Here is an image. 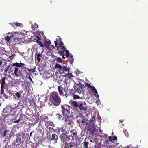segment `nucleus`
Here are the masks:
<instances>
[{
	"label": "nucleus",
	"instance_id": "f257e3e1",
	"mask_svg": "<svg viewBox=\"0 0 148 148\" xmlns=\"http://www.w3.org/2000/svg\"><path fill=\"white\" fill-rule=\"evenodd\" d=\"M63 118L62 120L65 119V125H68L69 127H72L73 126V122L72 120V118L67 116V113L70 109L69 106L67 105H64L62 106Z\"/></svg>",
	"mask_w": 148,
	"mask_h": 148
},
{
	"label": "nucleus",
	"instance_id": "f03ea898",
	"mask_svg": "<svg viewBox=\"0 0 148 148\" xmlns=\"http://www.w3.org/2000/svg\"><path fill=\"white\" fill-rule=\"evenodd\" d=\"M50 99L52 100L49 102V105L53 107L55 106H58L60 103L61 99L59 96L57 92H52L50 95Z\"/></svg>",
	"mask_w": 148,
	"mask_h": 148
},
{
	"label": "nucleus",
	"instance_id": "7ed1b4c3",
	"mask_svg": "<svg viewBox=\"0 0 148 148\" xmlns=\"http://www.w3.org/2000/svg\"><path fill=\"white\" fill-rule=\"evenodd\" d=\"M55 67L58 69L57 71L60 74H64L66 72H69V69L67 66H62L59 64H56Z\"/></svg>",
	"mask_w": 148,
	"mask_h": 148
},
{
	"label": "nucleus",
	"instance_id": "20e7f679",
	"mask_svg": "<svg viewBox=\"0 0 148 148\" xmlns=\"http://www.w3.org/2000/svg\"><path fill=\"white\" fill-rule=\"evenodd\" d=\"M56 48L57 49H56L55 48V49H58L59 53H60V55H62L63 58H65V57L64 56L65 54L66 57L69 56V51L68 50H66V49L63 46H59L58 48Z\"/></svg>",
	"mask_w": 148,
	"mask_h": 148
},
{
	"label": "nucleus",
	"instance_id": "39448f33",
	"mask_svg": "<svg viewBox=\"0 0 148 148\" xmlns=\"http://www.w3.org/2000/svg\"><path fill=\"white\" fill-rule=\"evenodd\" d=\"M78 107L80 110L84 111H86L87 109V105L84 101H79Z\"/></svg>",
	"mask_w": 148,
	"mask_h": 148
},
{
	"label": "nucleus",
	"instance_id": "423d86ee",
	"mask_svg": "<svg viewBox=\"0 0 148 148\" xmlns=\"http://www.w3.org/2000/svg\"><path fill=\"white\" fill-rule=\"evenodd\" d=\"M54 43L56 48H58L59 46L60 47L63 45V44L61 41V38L59 36H58L54 41Z\"/></svg>",
	"mask_w": 148,
	"mask_h": 148
},
{
	"label": "nucleus",
	"instance_id": "0eeeda50",
	"mask_svg": "<svg viewBox=\"0 0 148 148\" xmlns=\"http://www.w3.org/2000/svg\"><path fill=\"white\" fill-rule=\"evenodd\" d=\"M51 43V42L49 40H47L45 41L44 43L45 46L49 50L51 49L55 48L53 45H50Z\"/></svg>",
	"mask_w": 148,
	"mask_h": 148
},
{
	"label": "nucleus",
	"instance_id": "6e6552de",
	"mask_svg": "<svg viewBox=\"0 0 148 148\" xmlns=\"http://www.w3.org/2000/svg\"><path fill=\"white\" fill-rule=\"evenodd\" d=\"M82 86L80 84L77 85L75 88V93L80 94L82 90Z\"/></svg>",
	"mask_w": 148,
	"mask_h": 148
},
{
	"label": "nucleus",
	"instance_id": "1a4fd4ad",
	"mask_svg": "<svg viewBox=\"0 0 148 148\" xmlns=\"http://www.w3.org/2000/svg\"><path fill=\"white\" fill-rule=\"evenodd\" d=\"M86 86H88L91 89V90L93 91L94 93V95L96 96H97L98 98L99 97V96L97 94V90L95 88L91 86L90 84H87Z\"/></svg>",
	"mask_w": 148,
	"mask_h": 148
},
{
	"label": "nucleus",
	"instance_id": "9d476101",
	"mask_svg": "<svg viewBox=\"0 0 148 148\" xmlns=\"http://www.w3.org/2000/svg\"><path fill=\"white\" fill-rule=\"evenodd\" d=\"M69 103L71 106H72L75 108L78 107L79 102H76L73 100H71Z\"/></svg>",
	"mask_w": 148,
	"mask_h": 148
},
{
	"label": "nucleus",
	"instance_id": "9b49d317",
	"mask_svg": "<svg viewBox=\"0 0 148 148\" xmlns=\"http://www.w3.org/2000/svg\"><path fill=\"white\" fill-rule=\"evenodd\" d=\"M14 73L16 76L17 77H19V75L21 74V71L19 68L18 67H16L14 71Z\"/></svg>",
	"mask_w": 148,
	"mask_h": 148
},
{
	"label": "nucleus",
	"instance_id": "f8f14e48",
	"mask_svg": "<svg viewBox=\"0 0 148 148\" xmlns=\"http://www.w3.org/2000/svg\"><path fill=\"white\" fill-rule=\"evenodd\" d=\"M5 77H4L1 80V87L2 88H3V87H4V85L5 83Z\"/></svg>",
	"mask_w": 148,
	"mask_h": 148
},
{
	"label": "nucleus",
	"instance_id": "ddd939ff",
	"mask_svg": "<svg viewBox=\"0 0 148 148\" xmlns=\"http://www.w3.org/2000/svg\"><path fill=\"white\" fill-rule=\"evenodd\" d=\"M16 34V32H11L7 34V35H8V36L10 37V38H11L12 37H13V36H15V34Z\"/></svg>",
	"mask_w": 148,
	"mask_h": 148
},
{
	"label": "nucleus",
	"instance_id": "4468645a",
	"mask_svg": "<svg viewBox=\"0 0 148 148\" xmlns=\"http://www.w3.org/2000/svg\"><path fill=\"white\" fill-rule=\"evenodd\" d=\"M45 125H46L47 128H51V127H49V126H52L53 125V123L52 122H49L47 123Z\"/></svg>",
	"mask_w": 148,
	"mask_h": 148
},
{
	"label": "nucleus",
	"instance_id": "2eb2a0df",
	"mask_svg": "<svg viewBox=\"0 0 148 148\" xmlns=\"http://www.w3.org/2000/svg\"><path fill=\"white\" fill-rule=\"evenodd\" d=\"M58 89L60 95H62L63 94L62 90H63V88L60 86H58Z\"/></svg>",
	"mask_w": 148,
	"mask_h": 148
},
{
	"label": "nucleus",
	"instance_id": "dca6fc26",
	"mask_svg": "<svg viewBox=\"0 0 148 148\" xmlns=\"http://www.w3.org/2000/svg\"><path fill=\"white\" fill-rule=\"evenodd\" d=\"M117 138L116 136H114L113 138L111 136H109V140L112 142L114 141L117 139Z\"/></svg>",
	"mask_w": 148,
	"mask_h": 148
},
{
	"label": "nucleus",
	"instance_id": "f3484780",
	"mask_svg": "<svg viewBox=\"0 0 148 148\" xmlns=\"http://www.w3.org/2000/svg\"><path fill=\"white\" fill-rule=\"evenodd\" d=\"M66 76H67L71 78L73 77V76L71 73H69V72H67V73H66L65 75L64 76V77H65Z\"/></svg>",
	"mask_w": 148,
	"mask_h": 148
},
{
	"label": "nucleus",
	"instance_id": "a211bd4d",
	"mask_svg": "<svg viewBox=\"0 0 148 148\" xmlns=\"http://www.w3.org/2000/svg\"><path fill=\"white\" fill-rule=\"evenodd\" d=\"M41 57V54H38L37 55L36 59L39 62H40V60Z\"/></svg>",
	"mask_w": 148,
	"mask_h": 148
},
{
	"label": "nucleus",
	"instance_id": "6ab92c4d",
	"mask_svg": "<svg viewBox=\"0 0 148 148\" xmlns=\"http://www.w3.org/2000/svg\"><path fill=\"white\" fill-rule=\"evenodd\" d=\"M25 64L24 63H19L18 67H21L22 68H25Z\"/></svg>",
	"mask_w": 148,
	"mask_h": 148
},
{
	"label": "nucleus",
	"instance_id": "aec40b11",
	"mask_svg": "<svg viewBox=\"0 0 148 148\" xmlns=\"http://www.w3.org/2000/svg\"><path fill=\"white\" fill-rule=\"evenodd\" d=\"M57 138V136L55 134H52V137L51 138V140H56Z\"/></svg>",
	"mask_w": 148,
	"mask_h": 148
},
{
	"label": "nucleus",
	"instance_id": "412c9836",
	"mask_svg": "<svg viewBox=\"0 0 148 148\" xmlns=\"http://www.w3.org/2000/svg\"><path fill=\"white\" fill-rule=\"evenodd\" d=\"M37 43H38L40 45V46L42 47V48H43L44 47V44L43 45L42 42H41L39 41V40H38L37 41Z\"/></svg>",
	"mask_w": 148,
	"mask_h": 148
},
{
	"label": "nucleus",
	"instance_id": "4be33fe9",
	"mask_svg": "<svg viewBox=\"0 0 148 148\" xmlns=\"http://www.w3.org/2000/svg\"><path fill=\"white\" fill-rule=\"evenodd\" d=\"M80 97L77 95H74L73 96V99H79Z\"/></svg>",
	"mask_w": 148,
	"mask_h": 148
},
{
	"label": "nucleus",
	"instance_id": "5701e85b",
	"mask_svg": "<svg viewBox=\"0 0 148 148\" xmlns=\"http://www.w3.org/2000/svg\"><path fill=\"white\" fill-rule=\"evenodd\" d=\"M15 95L16 96L17 99H19L20 97L21 94L19 93L16 92L15 94Z\"/></svg>",
	"mask_w": 148,
	"mask_h": 148
},
{
	"label": "nucleus",
	"instance_id": "b1692460",
	"mask_svg": "<svg viewBox=\"0 0 148 148\" xmlns=\"http://www.w3.org/2000/svg\"><path fill=\"white\" fill-rule=\"evenodd\" d=\"M14 24L17 27L19 26L20 27L21 25L22 26V25L21 24H20V23H14Z\"/></svg>",
	"mask_w": 148,
	"mask_h": 148
},
{
	"label": "nucleus",
	"instance_id": "393cba45",
	"mask_svg": "<svg viewBox=\"0 0 148 148\" xmlns=\"http://www.w3.org/2000/svg\"><path fill=\"white\" fill-rule=\"evenodd\" d=\"M10 38L8 35H7L5 37V39L7 41H9Z\"/></svg>",
	"mask_w": 148,
	"mask_h": 148
},
{
	"label": "nucleus",
	"instance_id": "a878e982",
	"mask_svg": "<svg viewBox=\"0 0 148 148\" xmlns=\"http://www.w3.org/2000/svg\"><path fill=\"white\" fill-rule=\"evenodd\" d=\"M88 143L87 142H86L84 143V146L86 148H88Z\"/></svg>",
	"mask_w": 148,
	"mask_h": 148
},
{
	"label": "nucleus",
	"instance_id": "bb28decb",
	"mask_svg": "<svg viewBox=\"0 0 148 148\" xmlns=\"http://www.w3.org/2000/svg\"><path fill=\"white\" fill-rule=\"evenodd\" d=\"M68 91H69V93H70L71 94H73L74 93H75V91H74V90L72 89H71V90L69 89L68 90Z\"/></svg>",
	"mask_w": 148,
	"mask_h": 148
},
{
	"label": "nucleus",
	"instance_id": "cd10ccee",
	"mask_svg": "<svg viewBox=\"0 0 148 148\" xmlns=\"http://www.w3.org/2000/svg\"><path fill=\"white\" fill-rule=\"evenodd\" d=\"M57 116L58 117V118L59 120H60L62 117V115L60 114H57Z\"/></svg>",
	"mask_w": 148,
	"mask_h": 148
},
{
	"label": "nucleus",
	"instance_id": "c85d7f7f",
	"mask_svg": "<svg viewBox=\"0 0 148 148\" xmlns=\"http://www.w3.org/2000/svg\"><path fill=\"white\" fill-rule=\"evenodd\" d=\"M57 61L59 62H60L62 61V59L61 58L58 57L57 58Z\"/></svg>",
	"mask_w": 148,
	"mask_h": 148
},
{
	"label": "nucleus",
	"instance_id": "c756f323",
	"mask_svg": "<svg viewBox=\"0 0 148 148\" xmlns=\"http://www.w3.org/2000/svg\"><path fill=\"white\" fill-rule=\"evenodd\" d=\"M80 71L78 69H77L76 70V71H75V72L76 73V74H79L80 73Z\"/></svg>",
	"mask_w": 148,
	"mask_h": 148
},
{
	"label": "nucleus",
	"instance_id": "7c9ffc66",
	"mask_svg": "<svg viewBox=\"0 0 148 148\" xmlns=\"http://www.w3.org/2000/svg\"><path fill=\"white\" fill-rule=\"evenodd\" d=\"M116 148H120L121 147V145H120L119 144H118L116 145Z\"/></svg>",
	"mask_w": 148,
	"mask_h": 148
},
{
	"label": "nucleus",
	"instance_id": "2f4dec72",
	"mask_svg": "<svg viewBox=\"0 0 148 148\" xmlns=\"http://www.w3.org/2000/svg\"><path fill=\"white\" fill-rule=\"evenodd\" d=\"M18 65H19V63H14V64H13V66H17L18 67Z\"/></svg>",
	"mask_w": 148,
	"mask_h": 148
},
{
	"label": "nucleus",
	"instance_id": "473e14b6",
	"mask_svg": "<svg viewBox=\"0 0 148 148\" xmlns=\"http://www.w3.org/2000/svg\"><path fill=\"white\" fill-rule=\"evenodd\" d=\"M7 132V131H6V130H5L4 131V132L3 135V137H5L6 136Z\"/></svg>",
	"mask_w": 148,
	"mask_h": 148
},
{
	"label": "nucleus",
	"instance_id": "72a5a7b5",
	"mask_svg": "<svg viewBox=\"0 0 148 148\" xmlns=\"http://www.w3.org/2000/svg\"><path fill=\"white\" fill-rule=\"evenodd\" d=\"M63 77H64V76H60L59 77V78L61 80V81H62V78H63Z\"/></svg>",
	"mask_w": 148,
	"mask_h": 148
},
{
	"label": "nucleus",
	"instance_id": "f704fd0d",
	"mask_svg": "<svg viewBox=\"0 0 148 148\" xmlns=\"http://www.w3.org/2000/svg\"><path fill=\"white\" fill-rule=\"evenodd\" d=\"M56 131H58V133L57 134H59L60 133V130L58 128L57 129H56Z\"/></svg>",
	"mask_w": 148,
	"mask_h": 148
},
{
	"label": "nucleus",
	"instance_id": "c9c22d12",
	"mask_svg": "<svg viewBox=\"0 0 148 148\" xmlns=\"http://www.w3.org/2000/svg\"><path fill=\"white\" fill-rule=\"evenodd\" d=\"M3 91H4V90H3V88H2L1 87V93H3Z\"/></svg>",
	"mask_w": 148,
	"mask_h": 148
},
{
	"label": "nucleus",
	"instance_id": "e433bc0d",
	"mask_svg": "<svg viewBox=\"0 0 148 148\" xmlns=\"http://www.w3.org/2000/svg\"><path fill=\"white\" fill-rule=\"evenodd\" d=\"M28 79L30 80L31 81H32V79L31 78V77H28Z\"/></svg>",
	"mask_w": 148,
	"mask_h": 148
},
{
	"label": "nucleus",
	"instance_id": "4c0bfd02",
	"mask_svg": "<svg viewBox=\"0 0 148 148\" xmlns=\"http://www.w3.org/2000/svg\"><path fill=\"white\" fill-rule=\"evenodd\" d=\"M35 27L37 28L38 27V25L37 24H35Z\"/></svg>",
	"mask_w": 148,
	"mask_h": 148
},
{
	"label": "nucleus",
	"instance_id": "58836bf2",
	"mask_svg": "<svg viewBox=\"0 0 148 148\" xmlns=\"http://www.w3.org/2000/svg\"><path fill=\"white\" fill-rule=\"evenodd\" d=\"M70 55V57H72L73 56L71 54H70V53H69V56Z\"/></svg>",
	"mask_w": 148,
	"mask_h": 148
},
{
	"label": "nucleus",
	"instance_id": "ea45409f",
	"mask_svg": "<svg viewBox=\"0 0 148 148\" xmlns=\"http://www.w3.org/2000/svg\"><path fill=\"white\" fill-rule=\"evenodd\" d=\"M119 122H120V123H122V121H121V120H120V121H119Z\"/></svg>",
	"mask_w": 148,
	"mask_h": 148
},
{
	"label": "nucleus",
	"instance_id": "a19ab883",
	"mask_svg": "<svg viewBox=\"0 0 148 148\" xmlns=\"http://www.w3.org/2000/svg\"><path fill=\"white\" fill-rule=\"evenodd\" d=\"M2 64V62L1 61H0V65Z\"/></svg>",
	"mask_w": 148,
	"mask_h": 148
},
{
	"label": "nucleus",
	"instance_id": "79ce46f5",
	"mask_svg": "<svg viewBox=\"0 0 148 148\" xmlns=\"http://www.w3.org/2000/svg\"><path fill=\"white\" fill-rule=\"evenodd\" d=\"M18 121H16L15 122V123H18Z\"/></svg>",
	"mask_w": 148,
	"mask_h": 148
},
{
	"label": "nucleus",
	"instance_id": "37998d69",
	"mask_svg": "<svg viewBox=\"0 0 148 148\" xmlns=\"http://www.w3.org/2000/svg\"><path fill=\"white\" fill-rule=\"evenodd\" d=\"M33 27V26H32V28L33 29H34V27ZM34 29H35V28H34Z\"/></svg>",
	"mask_w": 148,
	"mask_h": 148
},
{
	"label": "nucleus",
	"instance_id": "c03bdc74",
	"mask_svg": "<svg viewBox=\"0 0 148 148\" xmlns=\"http://www.w3.org/2000/svg\"><path fill=\"white\" fill-rule=\"evenodd\" d=\"M28 70L29 71V69H28Z\"/></svg>",
	"mask_w": 148,
	"mask_h": 148
},
{
	"label": "nucleus",
	"instance_id": "a18cd8bd",
	"mask_svg": "<svg viewBox=\"0 0 148 148\" xmlns=\"http://www.w3.org/2000/svg\"><path fill=\"white\" fill-rule=\"evenodd\" d=\"M128 134L127 135H126V136H128Z\"/></svg>",
	"mask_w": 148,
	"mask_h": 148
}]
</instances>
